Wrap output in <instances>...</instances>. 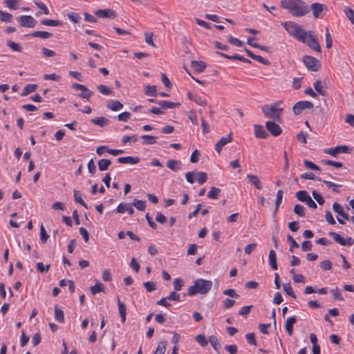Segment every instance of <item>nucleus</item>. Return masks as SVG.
Segmentation results:
<instances>
[{"mask_svg":"<svg viewBox=\"0 0 354 354\" xmlns=\"http://www.w3.org/2000/svg\"><path fill=\"white\" fill-rule=\"evenodd\" d=\"M281 6L294 17H300L309 12L307 4L301 0H281Z\"/></svg>","mask_w":354,"mask_h":354,"instance_id":"1","label":"nucleus"},{"mask_svg":"<svg viewBox=\"0 0 354 354\" xmlns=\"http://www.w3.org/2000/svg\"><path fill=\"white\" fill-rule=\"evenodd\" d=\"M212 287V281L203 279H198L195 280L193 286L188 288L187 295L194 296L196 294L206 295Z\"/></svg>","mask_w":354,"mask_h":354,"instance_id":"2","label":"nucleus"},{"mask_svg":"<svg viewBox=\"0 0 354 354\" xmlns=\"http://www.w3.org/2000/svg\"><path fill=\"white\" fill-rule=\"evenodd\" d=\"M281 25L290 36L293 37L299 41L307 34V31H305L300 25L295 22L285 21L282 22Z\"/></svg>","mask_w":354,"mask_h":354,"instance_id":"3","label":"nucleus"},{"mask_svg":"<svg viewBox=\"0 0 354 354\" xmlns=\"http://www.w3.org/2000/svg\"><path fill=\"white\" fill-rule=\"evenodd\" d=\"M307 34L300 41L301 42L306 44L312 50L321 53V46L319 44L317 37L314 35L313 31H307Z\"/></svg>","mask_w":354,"mask_h":354,"instance_id":"4","label":"nucleus"},{"mask_svg":"<svg viewBox=\"0 0 354 354\" xmlns=\"http://www.w3.org/2000/svg\"><path fill=\"white\" fill-rule=\"evenodd\" d=\"M261 110L266 117L280 122L281 114L283 109L277 108L275 105H272L270 106L265 105L261 108Z\"/></svg>","mask_w":354,"mask_h":354,"instance_id":"5","label":"nucleus"},{"mask_svg":"<svg viewBox=\"0 0 354 354\" xmlns=\"http://www.w3.org/2000/svg\"><path fill=\"white\" fill-rule=\"evenodd\" d=\"M303 62L308 68V69L312 71H317L320 67L319 60L317 58L310 55H305L303 57Z\"/></svg>","mask_w":354,"mask_h":354,"instance_id":"6","label":"nucleus"},{"mask_svg":"<svg viewBox=\"0 0 354 354\" xmlns=\"http://www.w3.org/2000/svg\"><path fill=\"white\" fill-rule=\"evenodd\" d=\"M328 235L331 236L334 241L341 245L351 246L354 244L353 238L348 236L346 239L342 237L339 234L335 232H330Z\"/></svg>","mask_w":354,"mask_h":354,"instance_id":"7","label":"nucleus"},{"mask_svg":"<svg viewBox=\"0 0 354 354\" xmlns=\"http://www.w3.org/2000/svg\"><path fill=\"white\" fill-rule=\"evenodd\" d=\"M313 104L310 101H299L293 106V112L295 115H299L304 110L311 109Z\"/></svg>","mask_w":354,"mask_h":354,"instance_id":"8","label":"nucleus"},{"mask_svg":"<svg viewBox=\"0 0 354 354\" xmlns=\"http://www.w3.org/2000/svg\"><path fill=\"white\" fill-rule=\"evenodd\" d=\"M17 19L21 26L26 28H34L37 23L36 20L30 15H21Z\"/></svg>","mask_w":354,"mask_h":354,"instance_id":"9","label":"nucleus"},{"mask_svg":"<svg viewBox=\"0 0 354 354\" xmlns=\"http://www.w3.org/2000/svg\"><path fill=\"white\" fill-rule=\"evenodd\" d=\"M352 149L346 145H340L334 148H330L326 150L325 152L330 154L332 156L336 157L338 153H350Z\"/></svg>","mask_w":354,"mask_h":354,"instance_id":"10","label":"nucleus"},{"mask_svg":"<svg viewBox=\"0 0 354 354\" xmlns=\"http://www.w3.org/2000/svg\"><path fill=\"white\" fill-rule=\"evenodd\" d=\"M267 130L274 137L279 136L282 129L279 124L273 121H268L266 122Z\"/></svg>","mask_w":354,"mask_h":354,"instance_id":"11","label":"nucleus"},{"mask_svg":"<svg viewBox=\"0 0 354 354\" xmlns=\"http://www.w3.org/2000/svg\"><path fill=\"white\" fill-rule=\"evenodd\" d=\"M94 13L100 18H114L116 16L115 11L111 9L97 10Z\"/></svg>","mask_w":354,"mask_h":354,"instance_id":"12","label":"nucleus"},{"mask_svg":"<svg viewBox=\"0 0 354 354\" xmlns=\"http://www.w3.org/2000/svg\"><path fill=\"white\" fill-rule=\"evenodd\" d=\"M232 141V134L230 133L226 137H222L221 140L215 145V150L220 153L223 147Z\"/></svg>","mask_w":354,"mask_h":354,"instance_id":"13","label":"nucleus"},{"mask_svg":"<svg viewBox=\"0 0 354 354\" xmlns=\"http://www.w3.org/2000/svg\"><path fill=\"white\" fill-rule=\"evenodd\" d=\"M116 211L119 214H123L125 212H127L129 215H133L134 214V209L129 203H120L117 207Z\"/></svg>","mask_w":354,"mask_h":354,"instance_id":"14","label":"nucleus"},{"mask_svg":"<svg viewBox=\"0 0 354 354\" xmlns=\"http://www.w3.org/2000/svg\"><path fill=\"white\" fill-rule=\"evenodd\" d=\"M311 10L313 13V16L315 18L320 17L321 12L324 10V9H326L325 5L319 3H314L310 6Z\"/></svg>","mask_w":354,"mask_h":354,"instance_id":"15","label":"nucleus"},{"mask_svg":"<svg viewBox=\"0 0 354 354\" xmlns=\"http://www.w3.org/2000/svg\"><path fill=\"white\" fill-rule=\"evenodd\" d=\"M118 162L122 164H131L135 165L140 162V158L138 156L132 157V156H125V157H120L117 159Z\"/></svg>","mask_w":354,"mask_h":354,"instance_id":"16","label":"nucleus"},{"mask_svg":"<svg viewBox=\"0 0 354 354\" xmlns=\"http://www.w3.org/2000/svg\"><path fill=\"white\" fill-rule=\"evenodd\" d=\"M254 136L257 138L265 139L268 137V134L264 129L263 127L259 124H254Z\"/></svg>","mask_w":354,"mask_h":354,"instance_id":"17","label":"nucleus"},{"mask_svg":"<svg viewBox=\"0 0 354 354\" xmlns=\"http://www.w3.org/2000/svg\"><path fill=\"white\" fill-rule=\"evenodd\" d=\"M246 178L248 182L253 185L257 189H261L263 188L262 183L257 176L247 174Z\"/></svg>","mask_w":354,"mask_h":354,"instance_id":"18","label":"nucleus"},{"mask_svg":"<svg viewBox=\"0 0 354 354\" xmlns=\"http://www.w3.org/2000/svg\"><path fill=\"white\" fill-rule=\"evenodd\" d=\"M297 322V317L295 316L290 317L286 320L285 328L289 335L293 334V325Z\"/></svg>","mask_w":354,"mask_h":354,"instance_id":"19","label":"nucleus"},{"mask_svg":"<svg viewBox=\"0 0 354 354\" xmlns=\"http://www.w3.org/2000/svg\"><path fill=\"white\" fill-rule=\"evenodd\" d=\"M268 261L270 265V267L273 270H276L278 269V266L277 263V254L274 250H270L268 255Z\"/></svg>","mask_w":354,"mask_h":354,"instance_id":"20","label":"nucleus"},{"mask_svg":"<svg viewBox=\"0 0 354 354\" xmlns=\"http://www.w3.org/2000/svg\"><path fill=\"white\" fill-rule=\"evenodd\" d=\"M106 107L111 111H118L122 109L123 104L118 100H109L106 104Z\"/></svg>","mask_w":354,"mask_h":354,"instance_id":"21","label":"nucleus"},{"mask_svg":"<svg viewBox=\"0 0 354 354\" xmlns=\"http://www.w3.org/2000/svg\"><path fill=\"white\" fill-rule=\"evenodd\" d=\"M333 209L339 216L343 217L346 220H348V214L344 212V209L340 204L337 203V202L334 203L333 204Z\"/></svg>","mask_w":354,"mask_h":354,"instance_id":"22","label":"nucleus"},{"mask_svg":"<svg viewBox=\"0 0 354 354\" xmlns=\"http://www.w3.org/2000/svg\"><path fill=\"white\" fill-rule=\"evenodd\" d=\"M191 66L198 73H202L206 68V64L203 61H192Z\"/></svg>","mask_w":354,"mask_h":354,"instance_id":"23","label":"nucleus"},{"mask_svg":"<svg viewBox=\"0 0 354 354\" xmlns=\"http://www.w3.org/2000/svg\"><path fill=\"white\" fill-rule=\"evenodd\" d=\"M118 310L120 316L121 317L122 322H124L126 320V315H127V309L125 304L122 302L120 299V298H118Z\"/></svg>","mask_w":354,"mask_h":354,"instance_id":"24","label":"nucleus"},{"mask_svg":"<svg viewBox=\"0 0 354 354\" xmlns=\"http://www.w3.org/2000/svg\"><path fill=\"white\" fill-rule=\"evenodd\" d=\"M181 164L180 160L170 159L167 162V167L174 171H177L180 169Z\"/></svg>","mask_w":354,"mask_h":354,"instance_id":"25","label":"nucleus"},{"mask_svg":"<svg viewBox=\"0 0 354 354\" xmlns=\"http://www.w3.org/2000/svg\"><path fill=\"white\" fill-rule=\"evenodd\" d=\"M157 104H159L162 109H174L180 106V103H174L165 100L158 101Z\"/></svg>","mask_w":354,"mask_h":354,"instance_id":"26","label":"nucleus"},{"mask_svg":"<svg viewBox=\"0 0 354 354\" xmlns=\"http://www.w3.org/2000/svg\"><path fill=\"white\" fill-rule=\"evenodd\" d=\"M91 122L95 125L103 127L108 125L109 120L104 117H99L91 119Z\"/></svg>","mask_w":354,"mask_h":354,"instance_id":"27","label":"nucleus"},{"mask_svg":"<svg viewBox=\"0 0 354 354\" xmlns=\"http://www.w3.org/2000/svg\"><path fill=\"white\" fill-rule=\"evenodd\" d=\"M34 37H39L41 39H48L52 37V33L46 31H34L30 34Z\"/></svg>","mask_w":354,"mask_h":354,"instance_id":"28","label":"nucleus"},{"mask_svg":"<svg viewBox=\"0 0 354 354\" xmlns=\"http://www.w3.org/2000/svg\"><path fill=\"white\" fill-rule=\"evenodd\" d=\"M209 342L214 349L217 353H219V350L221 349V346L218 342V338L214 335H212L209 337Z\"/></svg>","mask_w":354,"mask_h":354,"instance_id":"29","label":"nucleus"},{"mask_svg":"<svg viewBox=\"0 0 354 354\" xmlns=\"http://www.w3.org/2000/svg\"><path fill=\"white\" fill-rule=\"evenodd\" d=\"M111 162L109 159H101L98 161V168L101 171H106L108 169L109 167L111 165Z\"/></svg>","mask_w":354,"mask_h":354,"instance_id":"30","label":"nucleus"},{"mask_svg":"<svg viewBox=\"0 0 354 354\" xmlns=\"http://www.w3.org/2000/svg\"><path fill=\"white\" fill-rule=\"evenodd\" d=\"M55 319L59 323L64 322V311L59 308L57 306L55 307Z\"/></svg>","mask_w":354,"mask_h":354,"instance_id":"31","label":"nucleus"},{"mask_svg":"<svg viewBox=\"0 0 354 354\" xmlns=\"http://www.w3.org/2000/svg\"><path fill=\"white\" fill-rule=\"evenodd\" d=\"M37 88V84H27L24 88L23 89V91L21 93V96H27L28 94L34 92Z\"/></svg>","mask_w":354,"mask_h":354,"instance_id":"32","label":"nucleus"},{"mask_svg":"<svg viewBox=\"0 0 354 354\" xmlns=\"http://www.w3.org/2000/svg\"><path fill=\"white\" fill-rule=\"evenodd\" d=\"M145 93L147 95L152 96V97H156L158 95L156 86H151V85H146L145 86Z\"/></svg>","mask_w":354,"mask_h":354,"instance_id":"33","label":"nucleus"},{"mask_svg":"<svg viewBox=\"0 0 354 354\" xmlns=\"http://www.w3.org/2000/svg\"><path fill=\"white\" fill-rule=\"evenodd\" d=\"M73 196H74V200H75V203H80L83 207H84L86 209H88V206H87L86 203L83 201V199L82 198V194L79 191L74 189Z\"/></svg>","mask_w":354,"mask_h":354,"instance_id":"34","label":"nucleus"},{"mask_svg":"<svg viewBox=\"0 0 354 354\" xmlns=\"http://www.w3.org/2000/svg\"><path fill=\"white\" fill-rule=\"evenodd\" d=\"M144 140L142 145H153L156 142L157 138L153 136L142 135L140 136Z\"/></svg>","mask_w":354,"mask_h":354,"instance_id":"35","label":"nucleus"},{"mask_svg":"<svg viewBox=\"0 0 354 354\" xmlns=\"http://www.w3.org/2000/svg\"><path fill=\"white\" fill-rule=\"evenodd\" d=\"M41 24L44 26H62L63 23L62 21L53 20V19H42Z\"/></svg>","mask_w":354,"mask_h":354,"instance_id":"36","label":"nucleus"},{"mask_svg":"<svg viewBox=\"0 0 354 354\" xmlns=\"http://www.w3.org/2000/svg\"><path fill=\"white\" fill-rule=\"evenodd\" d=\"M221 189L216 187H211L210 190L207 193V197L210 199H217L220 193Z\"/></svg>","mask_w":354,"mask_h":354,"instance_id":"37","label":"nucleus"},{"mask_svg":"<svg viewBox=\"0 0 354 354\" xmlns=\"http://www.w3.org/2000/svg\"><path fill=\"white\" fill-rule=\"evenodd\" d=\"M283 192L281 189L278 190L277 193V198L275 201V209L274 215H275L279 209V205H281L283 199Z\"/></svg>","mask_w":354,"mask_h":354,"instance_id":"38","label":"nucleus"},{"mask_svg":"<svg viewBox=\"0 0 354 354\" xmlns=\"http://www.w3.org/2000/svg\"><path fill=\"white\" fill-rule=\"evenodd\" d=\"M90 290L93 295H96L98 292L104 291V285L97 281L95 286L90 288Z\"/></svg>","mask_w":354,"mask_h":354,"instance_id":"39","label":"nucleus"},{"mask_svg":"<svg viewBox=\"0 0 354 354\" xmlns=\"http://www.w3.org/2000/svg\"><path fill=\"white\" fill-rule=\"evenodd\" d=\"M296 196L299 201L304 203L310 198V195L304 190L297 192Z\"/></svg>","mask_w":354,"mask_h":354,"instance_id":"40","label":"nucleus"},{"mask_svg":"<svg viewBox=\"0 0 354 354\" xmlns=\"http://www.w3.org/2000/svg\"><path fill=\"white\" fill-rule=\"evenodd\" d=\"M97 90L100 93L105 95H111L113 92L112 89L110 87L103 84H99L97 86Z\"/></svg>","mask_w":354,"mask_h":354,"instance_id":"41","label":"nucleus"},{"mask_svg":"<svg viewBox=\"0 0 354 354\" xmlns=\"http://www.w3.org/2000/svg\"><path fill=\"white\" fill-rule=\"evenodd\" d=\"M313 86H314V88L315 89V91L319 93L320 95H323V96H325L326 94V91H324L323 89V87H322V82L320 80H317L314 84H313Z\"/></svg>","mask_w":354,"mask_h":354,"instance_id":"42","label":"nucleus"},{"mask_svg":"<svg viewBox=\"0 0 354 354\" xmlns=\"http://www.w3.org/2000/svg\"><path fill=\"white\" fill-rule=\"evenodd\" d=\"M12 15L8 12L0 10V20L3 22H11Z\"/></svg>","mask_w":354,"mask_h":354,"instance_id":"43","label":"nucleus"},{"mask_svg":"<svg viewBox=\"0 0 354 354\" xmlns=\"http://www.w3.org/2000/svg\"><path fill=\"white\" fill-rule=\"evenodd\" d=\"M283 289L284 292L288 295H289L290 297H292L294 299L296 298V295H295V292H293L290 283H284L283 285Z\"/></svg>","mask_w":354,"mask_h":354,"instance_id":"44","label":"nucleus"},{"mask_svg":"<svg viewBox=\"0 0 354 354\" xmlns=\"http://www.w3.org/2000/svg\"><path fill=\"white\" fill-rule=\"evenodd\" d=\"M305 212H306V209L305 207L300 205V204H297L295 205L294 207V212L297 214L299 216H305Z\"/></svg>","mask_w":354,"mask_h":354,"instance_id":"45","label":"nucleus"},{"mask_svg":"<svg viewBox=\"0 0 354 354\" xmlns=\"http://www.w3.org/2000/svg\"><path fill=\"white\" fill-rule=\"evenodd\" d=\"M133 205L138 210L143 211L146 207V202L135 198Z\"/></svg>","mask_w":354,"mask_h":354,"instance_id":"46","label":"nucleus"},{"mask_svg":"<svg viewBox=\"0 0 354 354\" xmlns=\"http://www.w3.org/2000/svg\"><path fill=\"white\" fill-rule=\"evenodd\" d=\"M137 140H138V138L136 135H133L131 136H124L122 139V142L124 145L129 142L131 143H133V144L136 143L137 142Z\"/></svg>","mask_w":354,"mask_h":354,"instance_id":"47","label":"nucleus"},{"mask_svg":"<svg viewBox=\"0 0 354 354\" xmlns=\"http://www.w3.org/2000/svg\"><path fill=\"white\" fill-rule=\"evenodd\" d=\"M49 238V236L48 235L45 228H44V226L43 225V224L41 225V227H40V239H41V241L43 243H45L48 239Z\"/></svg>","mask_w":354,"mask_h":354,"instance_id":"48","label":"nucleus"},{"mask_svg":"<svg viewBox=\"0 0 354 354\" xmlns=\"http://www.w3.org/2000/svg\"><path fill=\"white\" fill-rule=\"evenodd\" d=\"M166 350L165 342H160L156 348L154 354H164Z\"/></svg>","mask_w":354,"mask_h":354,"instance_id":"49","label":"nucleus"},{"mask_svg":"<svg viewBox=\"0 0 354 354\" xmlns=\"http://www.w3.org/2000/svg\"><path fill=\"white\" fill-rule=\"evenodd\" d=\"M4 3L6 4V6L10 10H17V3H19V0H4Z\"/></svg>","mask_w":354,"mask_h":354,"instance_id":"50","label":"nucleus"},{"mask_svg":"<svg viewBox=\"0 0 354 354\" xmlns=\"http://www.w3.org/2000/svg\"><path fill=\"white\" fill-rule=\"evenodd\" d=\"M288 241L290 243V251L293 252V248H298L299 245L290 234L287 236Z\"/></svg>","mask_w":354,"mask_h":354,"instance_id":"51","label":"nucleus"},{"mask_svg":"<svg viewBox=\"0 0 354 354\" xmlns=\"http://www.w3.org/2000/svg\"><path fill=\"white\" fill-rule=\"evenodd\" d=\"M207 176L206 173L200 171L197 173V178L196 180L200 185H203L207 180Z\"/></svg>","mask_w":354,"mask_h":354,"instance_id":"52","label":"nucleus"},{"mask_svg":"<svg viewBox=\"0 0 354 354\" xmlns=\"http://www.w3.org/2000/svg\"><path fill=\"white\" fill-rule=\"evenodd\" d=\"M345 15L351 22L354 25V11L351 8H346L344 9Z\"/></svg>","mask_w":354,"mask_h":354,"instance_id":"53","label":"nucleus"},{"mask_svg":"<svg viewBox=\"0 0 354 354\" xmlns=\"http://www.w3.org/2000/svg\"><path fill=\"white\" fill-rule=\"evenodd\" d=\"M227 41L230 44H231L235 46L241 47L243 46V41H241V40H239L237 38H235L231 35L228 37Z\"/></svg>","mask_w":354,"mask_h":354,"instance_id":"54","label":"nucleus"},{"mask_svg":"<svg viewBox=\"0 0 354 354\" xmlns=\"http://www.w3.org/2000/svg\"><path fill=\"white\" fill-rule=\"evenodd\" d=\"M44 79L45 80H53L55 82H59L61 80V77L55 73L46 74L44 75Z\"/></svg>","mask_w":354,"mask_h":354,"instance_id":"55","label":"nucleus"},{"mask_svg":"<svg viewBox=\"0 0 354 354\" xmlns=\"http://www.w3.org/2000/svg\"><path fill=\"white\" fill-rule=\"evenodd\" d=\"M301 178H303V179H310V180H318V181H322L321 178H317L315 176V175L313 173H312V172L302 174L301 175Z\"/></svg>","mask_w":354,"mask_h":354,"instance_id":"56","label":"nucleus"},{"mask_svg":"<svg viewBox=\"0 0 354 354\" xmlns=\"http://www.w3.org/2000/svg\"><path fill=\"white\" fill-rule=\"evenodd\" d=\"M321 268L324 270H329L332 268V263L329 260H324L319 263Z\"/></svg>","mask_w":354,"mask_h":354,"instance_id":"57","label":"nucleus"},{"mask_svg":"<svg viewBox=\"0 0 354 354\" xmlns=\"http://www.w3.org/2000/svg\"><path fill=\"white\" fill-rule=\"evenodd\" d=\"M143 286L146 290L149 292H151L156 289V284L153 281H146L143 283Z\"/></svg>","mask_w":354,"mask_h":354,"instance_id":"58","label":"nucleus"},{"mask_svg":"<svg viewBox=\"0 0 354 354\" xmlns=\"http://www.w3.org/2000/svg\"><path fill=\"white\" fill-rule=\"evenodd\" d=\"M7 46L16 52H21L22 49L19 44L12 41H8Z\"/></svg>","mask_w":354,"mask_h":354,"instance_id":"59","label":"nucleus"},{"mask_svg":"<svg viewBox=\"0 0 354 354\" xmlns=\"http://www.w3.org/2000/svg\"><path fill=\"white\" fill-rule=\"evenodd\" d=\"M131 113L125 111L122 112L118 115V118L120 121L127 122L131 118Z\"/></svg>","mask_w":354,"mask_h":354,"instance_id":"60","label":"nucleus"},{"mask_svg":"<svg viewBox=\"0 0 354 354\" xmlns=\"http://www.w3.org/2000/svg\"><path fill=\"white\" fill-rule=\"evenodd\" d=\"M67 16L68 19L74 23L79 22L80 19H81L78 13L73 12L68 13Z\"/></svg>","mask_w":354,"mask_h":354,"instance_id":"61","label":"nucleus"},{"mask_svg":"<svg viewBox=\"0 0 354 354\" xmlns=\"http://www.w3.org/2000/svg\"><path fill=\"white\" fill-rule=\"evenodd\" d=\"M161 77H162V82L164 84L165 86L167 88V89L169 90L172 84L167 75L165 73H161Z\"/></svg>","mask_w":354,"mask_h":354,"instance_id":"62","label":"nucleus"},{"mask_svg":"<svg viewBox=\"0 0 354 354\" xmlns=\"http://www.w3.org/2000/svg\"><path fill=\"white\" fill-rule=\"evenodd\" d=\"M196 340L198 342V343L202 346H205L207 345L208 342L206 339L205 337L203 335H198L196 337Z\"/></svg>","mask_w":354,"mask_h":354,"instance_id":"63","label":"nucleus"},{"mask_svg":"<svg viewBox=\"0 0 354 354\" xmlns=\"http://www.w3.org/2000/svg\"><path fill=\"white\" fill-rule=\"evenodd\" d=\"M313 196L319 205H323L325 202L322 196L316 191L313 192Z\"/></svg>","mask_w":354,"mask_h":354,"instance_id":"64","label":"nucleus"}]
</instances>
